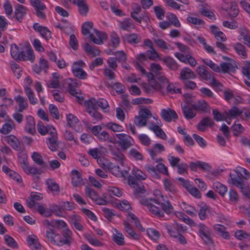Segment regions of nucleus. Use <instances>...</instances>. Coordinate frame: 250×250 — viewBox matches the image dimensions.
<instances>
[{
  "label": "nucleus",
  "mask_w": 250,
  "mask_h": 250,
  "mask_svg": "<svg viewBox=\"0 0 250 250\" xmlns=\"http://www.w3.org/2000/svg\"><path fill=\"white\" fill-rule=\"evenodd\" d=\"M80 81L77 79H68L64 81L62 86L64 88L67 89L69 93L75 96L79 101L83 100V96L81 93V90L77 88Z\"/></svg>",
  "instance_id": "obj_1"
},
{
  "label": "nucleus",
  "mask_w": 250,
  "mask_h": 250,
  "mask_svg": "<svg viewBox=\"0 0 250 250\" xmlns=\"http://www.w3.org/2000/svg\"><path fill=\"white\" fill-rule=\"evenodd\" d=\"M140 202L142 205L146 206L149 210L153 214L160 217H164V214L163 211L160 210L159 207L156 206L157 205L160 206V202L158 199L154 198L142 199Z\"/></svg>",
  "instance_id": "obj_2"
},
{
  "label": "nucleus",
  "mask_w": 250,
  "mask_h": 250,
  "mask_svg": "<svg viewBox=\"0 0 250 250\" xmlns=\"http://www.w3.org/2000/svg\"><path fill=\"white\" fill-rule=\"evenodd\" d=\"M152 117L150 111L146 108H142L139 111V115L134 118V123L138 127L146 125L147 121Z\"/></svg>",
  "instance_id": "obj_3"
},
{
  "label": "nucleus",
  "mask_w": 250,
  "mask_h": 250,
  "mask_svg": "<svg viewBox=\"0 0 250 250\" xmlns=\"http://www.w3.org/2000/svg\"><path fill=\"white\" fill-rule=\"evenodd\" d=\"M84 65L82 61L74 62L73 64L72 70L74 76L80 79H84L87 76L86 73L82 68Z\"/></svg>",
  "instance_id": "obj_4"
},
{
  "label": "nucleus",
  "mask_w": 250,
  "mask_h": 250,
  "mask_svg": "<svg viewBox=\"0 0 250 250\" xmlns=\"http://www.w3.org/2000/svg\"><path fill=\"white\" fill-rule=\"evenodd\" d=\"M128 183L132 188L134 189L135 194H143L145 192L146 190L142 183L135 179L133 176H128Z\"/></svg>",
  "instance_id": "obj_5"
},
{
  "label": "nucleus",
  "mask_w": 250,
  "mask_h": 250,
  "mask_svg": "<svg viewBox=\"0 0 250 250\" xmlns=\"http://www.w3.org/2000/svg\"><path fill=\"white\" fill-rule=\"evenodd\" d=\"M46 235L48 240L53 244H56L59 246H62L64 244H69V242L68 240H66L65 241H62L60 240V235L59 234H55L54 230L52 229H49L46 231Z\"/></svg>",
  "instance_id": "obj_6"
},
{
  "label": "nucleus",
  "mask_w": 250,
  "mask_h": 250,
  "mask_svg": "<svg viewBox=\"0 0 250 250\" xmlns=\"http://www.w3.org/2000/svg\"><path fill=\"white\" fill-rule=\"evenodd\" d=\"M199 233L201 238L206 244H212V241L211 238L210 229L203 224H199Z\"/></svg>",
  "instance_id": "obj_7"
},
{
  "label": "nucleus",
  "mask_w": 250,
  "mask_h": 250,
  "mask_svg": "<svg viewBox=\"0 0 250 250\" xmlns=\"http://www.w3.org/2000/svg\"><path fill=\"white\" fill-rule=\"evenodd\" d=\"M116 136L119 139L117 144L121 146L123 150L125 151L132 146L130 140L131 138L130 136L125 134H117Z\"/></svg>",
  "instance_id": "obj_8"
},
{
  "label": "nucleus",
  "mask_w": 250,
  "mask_h": 250,
  "mask_svg": "<svg viewBox=\"0 0 250 250\" xmlns=\"http://www.w3.org/2000/svg\"><path fill=\"white\" fill-rule=\"evenodd\" d=\"M92 103H88L86 101L84 102V105L86 108V112L93 118V120L97 121H100L102 119V115L98 111L97 108L93 106Z\"/></svg>",
  "instance_id": "obj_9"
},
{
  "label": "nucleus",
  "mask_w": 250,
  "mask_h": 250,
  "mask_svg": "<svg viewBox=\"0 0 250 250\" xmlns=\"http://www.w3.org/2000/svg\"><path fill=\"white\" fill-rule=\"evenodd\" d=\"M20 61H29L31 62H33L35 61V55L33 50L29 44L24 46V50L23 53L20 56Z\"/></svg>",
  "instance_id": "obj_10"
},
{
  "label": "nucleus",
  "mask_w": 250,
  "mask_h": 250,
  "mask_svg": "<svg viewBox=\"0 0 250 250\" xmlns=\"http://www.w3.org/2000/svg\"><path fill=\"white\" fill-rule=\"evenodd\" d=\"M24 46L21 44L19 46L16 44H12L11 46V55L12 58L16 61H20V56L23 53Z\"/></svg>",
  "instance_id": "obj_11"
},
{
  "label": "nucleus",
  "mask_w": 250,
  "mask_h": 250,
  "mask_svg": "<svg viewBox=\"0 0 250 250\" xmlns=\"http://www.w3.org/2000/svg\"><path fill=\"white\" fill-rule=\"evenodd\" d=\"M161 115L163 119L167 122H170L173 119H177L178 115L176 112L169 108L161 110Z\"/></svg>",
  "instance_id": "obj_12"
},
{
  "label": "nucleus",
  "mask_w": 250,
  "mask_h": 250,
  "mask_svg": "<svg viewBox=\"0 0 250 250\" xmlns=\"http://www.w3.org/2000/svg\"><path fill=\"white\" fill-rule=\"evenodd\" d=\"M109 150L113 158L120 163H122L125 159V155L122 153L120 149L116 146L108 145Z\"/></svg>",
  "instance_id": "obj_13"
},
{
  "label": "nucleus",
  "mask_w": 250,
  "mask_h": 250,
  "mask_svg": "<svg viewBox=\"0 0 250 250\" xmlns=\"http://www.w3.org/2000/svg\"><path fill=\"white\" fill-rule=\"evenodd\" d=\"M51 137L47 138L48 141V146L49 149L52 151H56L58 147L57 143V134L55 128H52V131H50Z\"/></svg>",
  "instance_id": "obj_14"
},
{
  "label": "nucleus",
  "mask_w": 250,
  "mask_h": 250,
  "mask_svg": "<svg viewBox=\"0 0 250 250\" xmlns=\"http://www.w3.org/2000/svg\"><path fill=\"white\" fill-rule=\"evenodd\" d=\"M122 38L124 42H126L131 44H138L142 40L141 36L139 34L136 33L126 34Z\"/></svg>",
  "instance_id": "obj_15"
},
{
  "label": "nucleus",
  "mask_w": 250,
  "mask_h": 250,
  "mask_svg": "<svg viewBox=\"0 0 250 250\" xmlns=\"http://www.w3.org/2000/svg\"><path fill=\"white\" fill-rule=\"evenodd\" d=\"M192 107L196 110H200L205 113L210 112V108L208 103L204 100L198 101L192 104Z\"/></svg>",
  "instance_id": "obj_16"
},
{
  "label": "nucleus",
  "mask_w": 250,
  "mask_h": 250,
  "mask_svg": "<svg viewBox=\"0 0 250 250\" xmlns=\"http://www.w3.org/2000/svg\"><path fill=\"white\" fill-rule=\"evenodd\" d=\"M88 103L91 104L92 103V105L98 109L99 107H101L104 112H106V109L108 107V103L107 101L104 99L97 100L95 98H91L88 101H86Z\"/></svg>",
  "instance_id": "obj_17"
},
{
  "label": "nucleus",
  "mask_w": 250,
  "mask_h": 250,
  "mask_svg": "<svg viewBox=\"0 0 250 250\" xmlns=\"http://www.w3.org/2000/svg\"><path fill=\"white\" fill-rule=\"evenodd\" d=\"M5 141L14 149L19 151L21 148V143L17 138L13 135L5 137Z\"/></svg>",
  "instance_id": "obj_18"
},
{
  "label": "nucleus",
  "mask_w": 250,
  "mask_h": 250,
  "mask_svg": "<svg viewBox=\"0 0 250 250\" xmlns=\"http://www.w3.org/2000/svg\"><path fill=\"white\" fill-rule=\"evenodd\" d=\"M196 76L194 72L188 67H185L182 69L180 74V79L183 81H188V79L196 78Z\"/></svg>",
  "instance_id": "obj_19"
},
{
  "label": "nucleus",
  "mask_w": 250,
  "mask_h": 250,
  "mask_svg": "<svg viewBox=\"0 0 250 250\" xmlns=\"http://www.w3.org/2000/svg\"><path fill=\"white\" fill-rule=\"evenodd\" d=\"M95 33L98 37V39L95 38L93 34H89V38L91 41L97 44H102L103 43V40L106 38V35L104 33L101 32L97 29H94Z\"/></svg>",
  "instance_id": "obj_20"
},
{
  "label": "nucleus",
  "mask_w": 250,
  "mask_h": 250,
  "mask_svg": "<svg viewBox=\"0 0 250 250\" xmlns=\"http://www.w3.org/2000/svg\"><path fill=\"white\" fill-rule=\"evenodd\" d=\"M2 169L4 173H6L12 179L16 181L19 183L22 182V180L21 176L18 173L10 169L6 165H4L2 167Z\"/></svg>",
  "instance_id": "obj_21"
},
{
  "label": "nucleus",
  "mask_w": 250,
  "mask_h": 250,
  "mask_svg": "<svg viewBox=\"0 0 250 250\" xmlns=\"http://www.w3.org/2000/svg\"><path fill=\"white\" fill-rule=\"evenodd\" d=\"M232 62H222L220 64V71L223 73L229 72H234L235 67H237L236 63L234 60H232Z\"/></svg>",
  "instance_id": "obj_22"
},
{
  "label": "nucleus",
  "mask_w": 250,
  "mask_h": 250,
  "mask_svg": "<svg viewBox=\"0 0 250 250\" xmlns=\"http://www.w3.org/2000/svg\"><path fill=\"white\" fill-rule=\"evenodd\" d=\"M240 34L239 41L243 40V42L250 48V35L249 31L245 27H241L239 29Z\"/></svg>",
  "instance_id": "obj_23"
},
{
  "label": "nucleus",
  "mask_w": 250,
  "mask_h": 250,
  "mask_svg": "<svg viewBox=\"0 0 250 250\" xmlns=\"http://www.w3.org/2000/svg\"><path fill=\"white\" fill-rule=\"evenodd\" d=\"M27 242L32 250H41V244L38 242L37 237L35 235H29L27 238Z\"/></svg>",
  "instance_id": "obj_24"
},
{
  "label": "nucleus",
  "mask_w": 250,
  "mask_h": 250,
  "mask_svg": "<svg viewBox=\"0 0 250 250\" xmlns=\"http://www.w3.org/2000/svg\"><path fill=\"white\" fill-rule=\"evenodd\" d=\"M119 27L121 30L129 31L131 29L135 28V25L130 18H125L123 21L119 22Z\"/></svg>",
  "instance_id": "obj_25"
},
{
  "label": "nucleus",
  "mask_w": 250,
  "mask_h": 250,
  "mask_svg": "<svg viewBox=\"0 0 250 250\" xmlns=\"http://www.w3.org/2000/svg\"><path fill=\"white\" fill-rule=\"evenodd\" d=\"M26 124L25 130L29 134H34L36 133L35 123L32 116H28L26 117Z\"/></svg>",
  "instance_id": "obj_26"
},
{
  "label": "nucleus",
  "mask_w": 250,
  "mask_h": 250,
  "mask_svg": "<svg viewBox=\"0 0 250 250\" xmlns=\"http://www.w3.org/2000/svg\"><path fill=\"white\" fill-rule=\"evenodd\" d=\"M214 124L212 120L208 117H206L203 118L197 125V128L200 131H204L205 130V126L211 125Z\"/></svg>",
  "instance_id": "obj_27"
},
{
  "label": "nucleus",
  "mask_w": 250,
  "mask_h": 250,
  "mask_svg": "<svg viewBox=\"0 0 250 250\" xmlns=\"http://www.w3.org/2000/svg\"><path fill=\"white\" fill-rule=\"evenodd\" d=\"M70 219L71 224L73 225L76 229L79 231L83 230L84 228L80 223L81 217L80 216L75 214L72 215L70 217Z\"/></svg>",
  "instance_id": "obj_28"
},
{
  "label": "nucleus",
  "mask_w": 250,
  "mask_h": 250,
  "mask_svg": "<svg viewBox=\"0 0 250 250\" xmlns=\"http://www.w3.org/2000/svg\"><path fill=\"white\" fill-rule=\"evenodd\" d=\"M161 60L171 70L175 71L177 70L179 67V65L176 61L169 56L164 57Z\"/></svg>",
  "instance_id": "obj_29"
},
{
  "label": "nucleus",
  "mask_w": 250,
  "mask_h": 250,
  "mask_svg": "<svg viewBox=\"0 0 250 250\" xmlns=\"http://www.w3.org/2000/svg\"><path fill=\"white\" fill-rule=\"evenodd\" d=\"M26 8L22 5L18 4L15 7V15L17 20L21 21V20L25 15Z\"/></svg>",
  "instance_id": "obj_30"
},
{
  "label": "nucleus",
  "mask_w": 250,
  "mask_h": 250,
  "mask_svg": "<svg viewBox=\"0 0 250 250\" xmlns=\"http://www.w3.org/2000/svg\"><path fill=\"white\" fill-rule=\"evenodd\" d=\"M52 128H55L51 125H47V126H45L41 121H39L38 123L37 129L38 132L42 135H45L47 133L50 135V131H52Z\"/></svg>",
  "instance_id": "obj_31"
},
{
  "label": "nucleus",
  "mask_w": 250,
  "mask_h": 250,
  "mask_svg": "<svg viewBox=\"0 0 250 250\" xmlns=\"http://www.w3.org/2000/svg\"><path fill=\"white\" fill-rule=\"evenodd\" d=\"M181 106L183 114L186 119H191L195 116L196 113L194 112L187 104H185L184 105L182 104Z\"/></svg>",
  "instance_id": "obj_32"
},
{
  "label": "nucleus",
  "mask_w": 250,
  "mask_h": 250,
  "mask_svg": "<svg viewBox=\"0 0 250 250\" xmlns=\"http://www.w3.org/2000/svg\"><path fill=\"white\" fill-rule=\"evenodd\" d=\"M206 68L205 66H199L197 68L196 72L203 79L208 80L211 78V74Z\"/></svg>",
  "instance_id": "obj_33"
},
{
  "label": "nucleus",
  "mask_w": 250,
  "mask_h": 250,
  "mask_svg": "<svg viewBox=\"0 0 250 250\" xmlns=\"http://www.w3.org/2000/svg\"><path fill=\"white\" fill-rule=\"evenodd\" d=\"M165 189L168 192L175 194L177 192V189L174 184L168 179H164L163 180Z\"/></svg>",
  "instance_id": "obj_34"
},
{
  "label": "nucleus",
  "mask_w": 250,
  "mask_h": 250,
  "mask_svg": "<svg viewBox=\"0 0 250 250\" xmlns=\"http://www.w3.org/2000/svg\"><path fill=\"white\" fill-rule=\"evenodd\" d=\"M233 47L238 55L243 56L244 58L247 57L246 48L242 43L237 42L233 45Z\"/></svg>",
  "instance_id": "obj_35"
},
{
  "label": "nucleus",
  "mask_w": 250,
  "mask_h": 250,
  "mask_svg": "<svg viewBox=\"0 0 250 250\" xmlns=\"http://www.w3.org/2000/svg\"><path fill=\"white\" fill-rule=\"evenodd\" d=\"M213 187L215 191L222 196H224L227 191V187L219 182L214 183Z\"/></svg>",
  "instance_id": "obj_36"
},
{
  "label": "nucleus",
  "mask_w": 250,
  "mask_h": 250,
  "mask_svg": "<svg viewBox=\"0 0 250 250\" xmlns=\"http://www.w3.org/2000/svg\"><path fill=\"white\" fill-rule=\"evenodd\" d=\"M116 234L112 235L113 241L118 245L123 246L125 245L124 237L123 234L115 229Z\"/></svg>",
  "instance_id": "obj_37"
},
{
  "label": "nucleus",
  "mask_w": 250,
  "mask_h": 250,
  "mask_svg": "<svg viewBox=\"0 0 250 250\" xmlns=\"http://www.w3.org/2000/svg\"><path fill=\"white\" fill-rule=\"evenodd\" d=\"M149 129L154 131L156 135L162 139L166 140L167 136L162 129L157 125H154L149 127Z\"/></svg>",
  "instance_id": "obj_38"
},
{
  "label": "nucleus",
  "mask_w": 250,
  "mask_h": 250,
  "mask_svg": "<svg viewBox=\"0 0 250 250\" xmlns=\"http://www.w3.org/2000/svg\"><path fill=\"white\" fill-rule=\"evenodd\" d=\"M84 51L89 55H91L93 57L100 55V51L96 47L91 46L89 43H86L84 46Z\"/></svg>",
  "instance_id": "obj_39"
},
{
  "label": "nucleus",
  "mask_w": 250,
  "mask_h": 250,
  "mask_svg": "<svg viewBox=\"0 0 250 250\" xmlns=\"http://www.w3.org/2000/svg\"><path fill=\"white\" fill-rule=\"evenodd\" d=\"M32 158L35 163L42 167H47L46 163L43 161L42 156L38 152H34L32 155Z\"/></svg>",
  "instance_id": "obj_40"
},
{
  "label": "nucleus",
  "mask_w": 250,
  "mask_h": 250,
  "mask_svg": "<svg viewBox=\"0 0 250 250\" xmlns=\"http://www.w3.org/2000/svg\"><path fill=\"white\" fill-rule=\"evenodd\" d=\"M160 207L167 214L172 212L174 208L169 201H164V202L160 203Z\"/></svg>",
  "instance_id": "obj_41"
},
{
  "label": "nucleus",
  "mask_w": 250,
  "mask_h": 250,
  "mask_svg": "<svg viewBox=\"0 0 250 250\" xmlns=\"http://www.w3.org/2000/svg\"><path fill=\"white\" fill-rule=\"evenodd\" d=\"M25 92L27 96L29 102L32 104H35L37 103V99L34 97V93L31 90V88L28 86H26L25 89Z\"/></svg>",
  "instance_id": "obj_42"
},
{
  "label": "nucleus",
  "mask_w": 250,
  "mask_h": 250,
  "mask_svg": "<svg viewBox=\"0 0 250 250\" xmlns=\"http://www.w3.org/2000/svg\"><path fill=\"white\" fill-rule=\"evenodd\" d=\"M77 6L79 7V12L82 15L85 16L88 11V7L84 0H81Z\"/></svg>",
  "instance_id": "obj_43"
},
{
  "label": "nucleus",
  "mask_w": 250,
  "mask_h": 250,
  "mask_svg": "<svg viewBox=\"0 0 250 250\" xmlns=\"http://www.w3.org/2000/svg\"><path fill=\"white\" fill-rule=\"evenodd\" d=\"M46 184L48 188L52 192H59L60 188L59 185L52 179H49L46 180Z\"/></svg>",
  "instance_id": "obj_44"
},
{
  "label": "nucleus",
  "mask_w": 250,
  "mask_h": 250,
  "mask_svg": "<svg viewBox=\"0 0 250 250\" xmlns=\"http://www.w3.org/2000/svg\"><path fill=\"white\" fill-rule=\"evenodd\" d=\"M124 225L125 231L132 238L134 239H138L139 238V235L135 233L130 225L127 222L125 221Z\"/></svg>",
  "instance_id": "obj_45"
},
{
  "label": "nucleus",
  "mask_w": 250,
  "mask_h": 250,
  "mask_svg": "<svg viewBox=\"0 0 250 250\" xmlns=\"http://www.w3.org/2000/svg\"><path fill=\"white\" fill-rule=\"evenodd\" d=\"M127 217L129 220H132L134 221L136 227L139 230L142 231H144L145 230V229L141 225L138 218L133 213L130 212L128 213Z\"/></svg>",
  "instance_id": "obj_46"
},
{
  "label": "nucleus",
  "mask_w": 250,
  "mask_h": 250,
  "mask_svg": "<svg viewBox=\"0 0 250 250\" xmlns=\"http://www.w3.org/2000/svg\"><path fill=\"white\" fill-rule=\"evenodd\" d=\"M127 217L129 220H132L134 221L136 227L139 230L142 231H144L145 230V229L141 225L138 218L133 213L130 212L128 213Z\"/></svg>",
  "instance_id": "obj_47"
},
{
  "label": "nucleus",
  "mask_w": 250,
  "mask_h": 250,
  "mask_svg": "<svg viewBox=\"0 0 250 250\" xmlns=\"http://www.w3.org/2000/svg\"><path fill=\"white\" fill-rule=\"evenodd\" d=\"M71 231L68 229H65V230L63 233V238L60 237V240L62 241H65L66 240H68L69 242V244H64L67 246H70L72 243V238H71Z\"/></svg>",
  "instance_id": "obj_48"
},
{
  "label": "nucleus",
  "mask_w": 250,
  "mask_h": 250,
  "mask_svg": "<svg viewBox=\"0 0 250 250\" xmlns=\"http://www.w3.org/2000/svg\"><path fill=\"white\" fill-rule=\"evenodd\" d=\"M112 55H114L116 56L114 57V59H116V60L118 62H125L126 61V55L123 51H118L115 52H113Z\"/></svg>",
  "instance_id": "obj_49"
},
{
  "label": "nucleus",
  "mask_w": 250,
  "mask_h": 250,
  "mask_svg": "<svg viewBox=\"0 0 250 250\" xmlns=\"http://www.w3.org/2000/svg\"><path fill=\"white\" fill-rule=\"evenodd\" d=\"M174 223L172 226L169 225H166L167 231L171 237L175 238L179 234L178 229H174Z\"/></svg>",
  "instance_id": "obj_50"
},
{
  "label": "nucleus",
  "mask_w": 250,
  "mask_h": 250,
  "mask_svg": "<svg viewBox=\"0 0 250 250\" xmlns=\"http://www.w3.org/2000/svg\"><path fill=\"white\" fill-rule=\"evenodd\" d=\"M242 113L243 111L240 110L236 106H233L229 110V112L227 113V115L228 116L233 118L240 116Z\"/></svg>",
  "instance_id": "obj_51"
},
{
  "label": "nucleus",
  "mask_w": 250,
  "mask_h": 250,
  "mask_svg": "<svg viewBox=\"0 0 250 250\" xmlns=\"http://www.w3.org/2000/svg\"><path fill=\"white\" fill-rule=\"evenodd\" d=\"M4 238L8 246L12 248H16L18 247L17 243L14 239V238L11 237L10 236L6 234L4 235Z\"/></svg>",
  "instance_id": "obj_52"
},
{
  "label": "nucleus",
  "mask_w": 250,
  "mask_h": 250,
  "mask_svg": "<svg viewBox=\"0 0 250 250\" xmlns=\"http://www.w3.org/2000/svg\"><path fill=\"white\" fill-rule=\"evenodd\" d=\"M93 24L91 21L85 22L82 27V34L85 36L90 33L89 30L93 27Z\"/></svg>",
  "instance_id": "obj_53"
},
{
  "label": "nucleus",
  "mask_w": 250,
  "mask_h": 250,
  "mask_svg": "<svg viewBox=\"0 0 250 250\" xmlns=\"http://www.w3.org/2000/svg\"><path fill=\"white\" fill-rule=\"evenodd\" d=\"M232 128L233 130V134L234 136H238L244 130L243 126L240 124H234L232 125Z\"/></svg>",
  "instance_id": "obj_54"
},
{
  "label": "nucleus",
  "mask_w": 250,
  "mask_h": 250,
  "mask_svg": "<svg viewBox=\"0 0 250 250\" xmlns=\"http://www.w3.org/2000/svg\"><path fill=\"white\" fill-rule=\"evenodd\" d=\"M235 237L240 240H242L245 239H248L250 240V236L245 231L243 230H239L235 233Z\"/></svg>",
  "instance_id": "obj_55"
},
{
  "label": "nucleus",
  "mask_w": 250,
  "mask_h": 250,
  "mask_svg": "<svg viewBox=\"0 0 250 250\" xmlns=\"http://www.w3.org/2000/svg\"><path fill=\"white\" fill-rule=\"evenodd\" d=\"M31 3L32 6L35 8V10H43L46 8L45 4L42 3L40 0H31Z\"/></svg>",
  "instance_id": "obj_56"
},
{
  "label": "nucleus",
  "mask_w": 250,
  "mask_h": 250,
  "mask_svg": "<svg viewBox=\"0 0 250 250\" xmlns=\"http://www.w3.org/2000/svg\"><path fill=\"white\" fill-rule=\"evenodd\" d=\"M129 155L130 157L136 160H142L143 159L142 154L135 148H132L130 150Z\"/></svg>",
  "instance_id": "obj_57"
},
{
  "label": "nucleus",
  "mask_w": 250,
  "mask_h": 250,
  "mask_svg": "<svg viewBox=\"0 0 250 250\" xmlns=\"http://www.w3.org/2000/svg\"><path fill=\"white\" fill-rule=\"evenodd\" d=\"M203 62L208 66L211 69L216 72H220V69L219 67L212 61L209 60H203Z\"/></svg>",
  "instance_id": "obj_58"
},
{
  "label": "nucleus",
  "mask_w": 250,
  "mask_h": 250,
  "mask_svg": "<svg viewBox=\"0 0 250 250\" xmlns=\"http://www.w3.org/2000/svg\"><path fill=\"white\" fill-rule=\"evenodd\" d=\"M78 118L73 114H69L67 116V125L70 127H73L78 123Z\"/></svg>",
  "instance_id": "obj_59"
},
{
  "label": "nucleus",
  "mask_w": 250,
  "mask_h": 250,
  "mask_svg": "<svg viewBox=\"0 0 250 250\" xmlns=\"http://www.w3.org/2000/svg\"><path fill=\"white\" fill-rule=\"evenodd\" d=\"M107 127L114 132H121L124 130L123 127L117 124L113 123H108L107 124Z\"/></svg>",
  "instance_id": "obj_60"
},
{
  "label": "nucleus",
  "mask_w": 250,
  "mask_h": 250,
  "mask_svg": "<svg viewBox=\"0 0 250 250\" xmlns=\"http://www.w3.org/2000/svg\"><path fill=\"white\" fill-rule=\"evenodd\" d=\"M168 19L170 23H171V25L172 24L176 27H180L181 26V23L180 21L178 20V18L176 15L174 14H170L168 16Z\"/></svg>",
  "instance_id": "obj_61"
},
{
  "label": "nucleus",
  "mask_w": 250,
  "mask_h": 250,
  "mask_svg": "<svg viewBox=\"0 0 250 250\" xmlns=\"http://www.w3.org/2000/svg\"><path fill=\"white\" fill-rule=\"evenodd\" d=\"M37 210L41 214L47 217L50 216L52 214V211L50 209L42 206H39Z\"/></svg>",
  "instance_id": "obj_62"
},
{
  "label": "nucleus",
  "mask_w": 250,
  "mask_h": 250,
  "mask_svg": "<svg viewBox=\"0 0 250 250\" xmlns=\"http://www.w3.org/2000/svg\"><path fill=\"white\" fill-rule=\"evenodd\" d=\"M111 41L114 48H116L119 45L120 39L116 33L113 32L112 33L111 35Z\"/></svg>",
  "instance_id": "obj_63"
},
{
  "label": "nucleus",
  "mask_w": 250,
  "mask_h": 250,
  "mask_svg": "<svg viewBox=\"0 0 250 250\" xmlns=\"http://www.w3.org/2000/svg\"><path fill=\"white\" fill-rule=\"evenodd\" d=\"M146 55L148 58L151 60H154L156 58L159 57L158 53L155 50L154 47L150 48L149 50H147L146 52Z\"/></svg>",
  "instance_id": "obj_64"
}]
</instances>
